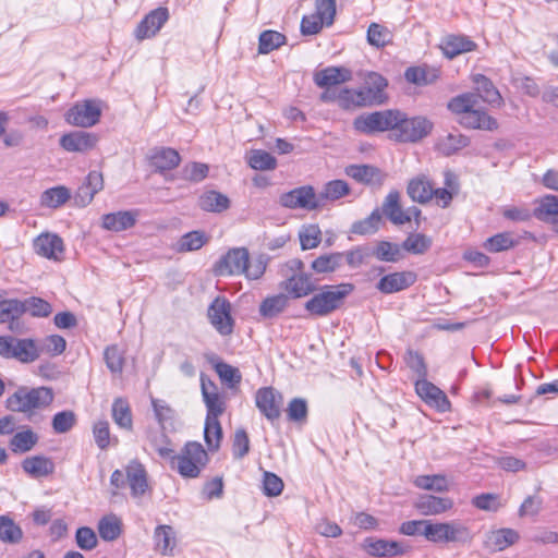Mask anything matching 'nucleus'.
<instances>
[{
	"label": "nucleus",
	"instance_id": "20",
	"mask_svg": "<svg viewBox=\"0 0 558 558\" xmlns=\"http://www.w3.org/2000/svg\"><path fill=\"white\" fill-rule=\"evenodd\" d=\"M416 281L412 271H400L386 275L377 282L376 288L385 294H391L408 289Z\"/></svg>",
	"mask_w": 558,
	"mask_h": 558
},
{
	"label": "nucleus",
	"instance_id": "13",
	"mask_svg": "<svg viewBox=\"0 0 558 558\" xmlns=\"http://www.w3.org/2000/svg\"><path fill=\"white\" fill-rule=\"evenodd\" d=\"M168 20L169 11L167 8L160 7L150 11L136 26L134 31L135 38L141 41L156 36Z\"/></svg>",
	"mask_w": 558,
	"mask_h": 558
},
{
	"label": "nucleus",
	"instance_id": "48",
	"mask_svg": "<svg viewBox=\"0 0 558 558\" xmlns=\"http://www.w3.org/2000/svg\"><path fill=\"white\" fill-rule=\"evenodd\" d=\"M373 255L383 262L396 263L400 260L403 255L401 247L388 241H380L374 248Z\"/></svg>",
	"mask_w": 558,
	"mask_h": 558
},
{
	"label": "nucleus",
	"instance_id": "2",
	"mask_svg": "<svg viewBox=\"0 0 558 558\" xmlns=\"http://www.w3.org/2000/svg\"><path fill=\"white\" fill-rule=\"evenodd\" d=\"M265 270L266 264L260 259L250 260L248 252L244 247L230 250L215 266L218 276L244 275L250 280L260 278Z\"/></svg>",
	"mask_w": 558,
	"mask_h": 558
},
{
	"label": "nucleus",
	"instance_id": "53",
	"mask_svg": "<svg viewBox=\"0 0 558 558\" xmlns=\"http://www.w3.org/2000/svg\"><path fill=\"white\" fill-rule=\"evenodd\" d=\"M23 537L22 529L7 515L0 517V539L4 543L15 544Z\"/></svg>",
	"mask_w": 558,
	"mask_h": 558
},
{
	"label": "nucleus",
	"instance_id": "11",
	"mask_svg": "<svg viewBox=\"0 0 558 558\" xmlns=\"http://www.w3.org/2000/svg\"><path fill=\"white\" fill-rule=\"evenodd\" d=\"M255 404L260 413L275 424L281 415L283 397L272 387H263L255 393Z\"/></svg>",
	"mask_w": 558,
	"mask_h": 558
},
{
	"label": "nucleus",
	"instance_id": "56",
	"mask_svg": "<svg viewBox=\"0 0 558 558\" xmlns=\"http://www.w3.org/2000/svg\"><path fill=\"white\" fill-rule=\"evenodd\" d=\"M302 250H312L319 245L322 231L317 225L304 226L299 232Z\"/></svg>",
	"mask_w": 558,
	"mask_h": 558
},
{
	"label": "nucleus",
	"instance_id": "35",
	"mask_svg": "<svg viewBox=\"0 0 558 558\" xmlns=\"http://www.w3.org/2000/svg\"><path fill=\"white\" fill-rule=\"evenodd\" d=\"M519 539V534L512 529L493 531L487 537V545L495 551H501L513 545Z\"/></svg>",
	"mask_w": 558,
	"mask_h": 558
},
{
	"label": "nucleus",
	"instance_id": "57",
	"mask_svg": "<svg viewBox=\"0 0 558 558\" xmlns=\"http://www.w3.org/2000/svg\"><path fill=\"white\" fill-rule=\"evenodd\" d=\"M380 220L381 215L378 209H375L365 219L354 222L351 227V232L362 235L375 233L379 228Z\"/></svg>",
	"mask_w": 558,
	"mask_h": 558
},
{
	"label": "nucleus",
	"instance_id": "26",
	"mask_svg": "<svg viewBox=\"0 0 558 558\" xmlns=\"http://www.w3.org/2000/svg\"><path fill=\"white\" fill-rule=\"evenodd\" d=\"M472 81L475 85L476 93L474 94L477 95V100L481 98L493 107H500L502 105L504 99L499 90L488 77L483 74H475Z\"/></svg>",
	"mask_w": 558,
	"mask_h": 558
},
{
	"label": "nucleus",
	"instance_id": "9",
	"mask_svg": "<svg viewBox=\"0 0 558 558\" xmlns=\"http://www.w3.org/2000/svg\"><path fill=\"white\" fill-rule=\"evenodd\" d=\"M279 204L289 209L316 210L324 206L315 190L311 185L295 187L289 192L282 193L279 197Z\"/></svg>",
	"mask_w": 558,
	"mask_h": 558
},
{
	"label": "nucleus",
	"instance_id": "12",
	"mask_svg": "<svg viewBox=\"0 0 558 558\" xmlns=\"http://www.w3.org/2000/svg\"><path fill=\"white\" fill-rule=\"evenodd\" d=\"M207 316L210 324L221 336L233 331L234 320L231 316V304L225 298H216L208 307Z\"/></svg>",
	"mask_w": 558,
	"mask_h": 558
},
{
	"label": "nucleus",
	"instance_id": "47",
	"mask_svg": "<svg viewBox=\"0 0 558 558\" xmlns=\"http://www.w3.org/2000/svg\"><path fill=\"white\" fill-rule=\"evenodd\" d=\"M350 192L349 184L343 180H332L325 184L323 192L317 195L319 202L325 205V201H337Z\"/></svg>",
	"mask_w": 558,
	"mask_h": 558
},
{
	"label": "nucleus",
	"instance_id": "37",
	"mask_svg": "<svg viewBox=\"0 0 558 558\" xmlns=\"http://www.w3.org/2000/svg\"><path fill=\"white\" fill-rule=\"evenodd\" d=\"M469 144L470 140L468 136L458 132L448 133L438 140L437 148L441 154L450 156L459 149L466 147Z\"/></svg>",
	"mask_w": 558,
	"mask_h": 558
},
{
	"label": "nucleus",
	"instance_id": "45",
	"mask_svg": "<svg viewBox=\"0 0 558 558\" xmlns=\"http://www.w3.org/2000/svg\"><path fill=\"white\" fill-rule=\"evenodd\" d=\"M413 484L421 489L444 493L449 489L447 477L441 474L418 475L414 478Z\"/></svg>",
	"mask_w": 558,
	"mask_h": 558
},
{
	"label": "nucleus",
	"instance_id": "3",
	"mask_svg": "<svg viewBox=\"0 0 558 558\" xmlns=\"http://www.w3.org/2000/svg\"><path fill=\"white\" fill-rule=\"evenodd\" d=\"M352 283L326 284L316 289V293L306 301L304 308L316 317H325L338 311L353 292Z\"/></svg>",
	"mask_w": 558,
	"mask_h": 558
},
{
	"label": "nucleus",
	"instance_id": "30",
	"mask_svg": "<svg viewBox=\"0 0 558 558\" xmlns=\"http://www.w3.org/2000/svg\"><path fill=\"white\" fill-rule=\"evenodd\" d=\"M407 192L412 201L425 204L433 198L434 185L425 175H418L409 182Z\"/></svg>",
	"mask_w": 558,
	"mask_h": 558
},
{
	"label": "nucleus",
	"instance_id": "6",
	"mask_svg": "<svg viewBox=\"0 0 558 558\" xmlns=\"http://www.w3.org/2000/svg\"><path fill=\"white\" fill-rule=\"evenodd\" d=\"M53 400L51 389L47 387H20L5 400V407L13 412L31 414L35 410L48 407Z\"/></svg>",
	"mask_w": 558,
	"mask_h": 558
},
{
	"label": "nucleus",
	"instance_id": "42",
	"mask_svg": "<svg viewBox=\"0 0 558 558\" xmlns=\"http://www.w3.org/2000/svg\"><path fill=\"white\" fill-rule=\"evenodd\" d=\"M71 197L70 190L65 186H54L43 192L40 204L48 208H58L65 204Z\"/></svg>",
	"mask_w": 558,
	"mask_h": 558
},
{
	"label": "nucleus",
	"instance_id": "60",
	"mask_svg": "<svg viewBox=\"0 0 558 558\" xmlns=\"http://www.w3.org/2000/svg\"><path fill=\"white\" fill-rule=\"evenodd\" d=\"M150 401L155 413V417L158 421L161 429H165L166 424L172 422L175 412L165 400L151 397Z\"/></svg>",
	"mask_w": 558,
	"mask_h": 558
},
{
	"label": "nucleus",
	"instance_id": "46",
	"mask_svg": "<svg viewBox=\"0 0 558 558\" xmlns=\"http://www.w3.org/2000/svg\"><path fill=\"white\" fill-rule=\"evenodd\" d=\"M286 44V36L277 31L267 29L258 38V52L267 54Z\"/></svg>",
	"mask_w": 558,
	"mask_h": 558
},
{
	"label": "nucleus",
	"instance_id": "62",
	"mask_svg": "<svg viewBox=\"0 0 558 558\" xmlns=\"http://www.w3.org/2000/svg\"><path fill=\"white\" fill-rule=\"evenodd\" d=\"M447 543H468L472 539L470 529L458 521L447 522Z\"/></svg>",
	"mask_w": 558,
	"mask_h": 558
},
{
	"label": "nucleus",
	"instance_id": "39",
	"mask_svg": "<svg viewBox=\"0 0 558 558\" xmlns=\"http://www.w3.org/2000/svg\"><path fill=\"white\" fill-rule=\"evenodd\" d=\"M519 244V240L511 232H500L488 238L483 246L490 253L508 251Z\"/></svg>",
	"mask_w": 558,
	"mask_h": 558
},
{
	"label": "nucleus",
	"instance_id": "24",
	"mask_svg": "<svg viewBox=\"0 0 558 558\" xmlns=\"http://www.w3.org/2000/svg\"><path fill=\"white\" fill-rule=\"evenodd\" d=\"M137 210H120L106 214L101 218L104 229L120 232L132 228L137 219Z\"/></svg>",
	"mask_w": 558,
	"mask_h": 558
},
{
	"label": "nucleus",
	"instance_id": "27",
	"mask_svg": "<svg viewBox=\"0 0 558 558\" xmlns=\"http://www.w3.org/2000/svg\"><path fill=\"white\" fill-rule=\"evenodd\" d=\"M383 213L395 225H404L411 221V216L400 206V193L391 191L386 196L383 203Z\"/></svg>",
	"mask_w": 558,
	"mask_h": 558
},
{
	"label": "nucleus",
	"instance_id": "14",
	"mask_svg": "<svg viewBox=\"0 0 558 558\" xmlns=\"http://www.w3.org/2000/svg\"><path fill=\"white\" fill-rule=\"evenodd\" d=\"M415 391L426 404L441 412L450 409V402L446 393L433 383L428 381L426 377L418 378L415 381Z\"/></svg>",
	"mask_w": 558,
	"mask_h": 558
},
{
	"label": "nucleus",
	"instance_id": "31",
	"mask_svg": "<svg viewBox=\"0 0 558 558\" xmlns=\"http://www.w3.org/2000/svg\"><path fill=\"white\" fill-rule=\"evenodd\" d=\"M181 157L175 149L160 148L150 156L151 166L159 172L174 169L179 166Z\"/></svg>",
	"mask_w": 558,
	"mask_h": 558
},
{
	"label": "nucleus",
	"instance_id": "32",
	"mask_svg": "<svg viewBox=\"0 0 558 558\" xmlns=\"http://www.w3.org/2000/svg\"><path fill=\"white\" fill-rule=\"evenodd\" d=\"M40 356V350L33 339L15 338L12 359L21 363H32Z\"/></svg>",
	"mask_w": 558,
	"mask_h": 558
},
{
	"label": "nucleus",
	"instance_id": "34",
	"mask_svg": "<svg viewBox=\"0 0 558 558\" xmlns=\"http://www.w3.org/2000/svg\"><path fill=\"white\" fill-rule=\"evenodd\" d=\"M475 43L465 36H448L442 44V51L446 57L452 59L461 53L474 50Z\"/></svg>",
	"mask_w": 558,
	"mask_h": 558
},
{
	"label": "nucleus",
	"instance_id": "58",
	"mask_svg": "<svg viewBox=\"0 0 558 558\" xmlns=\"http://www.w3.org/2000/svg\"><path fill=\"white\" fill-rule=\"evenodd\" d=\"M148 440L161 458L170 459L174 450L170 447V440L163 429L148 433Z\"/></svg>",
	"mask_w": 558,
	"mask_h": 558
},
{
	"label": "nucleus",
	"instance_id": "63",
	"mask_svg": "<svg viewBox=\"0 0 558 558\" xmlns=\"http://www.w3.org/2000/svg\"><path fill=\"white\" fill-rule=\"evenodd\" d=\"M215 371L217 372L220 379L231 388L238 386L241 383L242 375L240 371L230 364L219 362L215 365Z\"/></svg>",
	"mask_w": 558,
	"mask_h": 558
},
{
	"label": "nucleus",
	"instance_id": "51",
	"mask_svg": "<svg viewBox=\"0 0 558 558\" xmlns=\"http://www.w3.org/2000/svg\"><path fill=\"white\" fill-rule=\"evenodd\" d=\"M432 246V239L423 233H411L402 243V248L409 253L421 255Z\"/></svg>",
	"mask_w": 558,
	"mask_h": 558
},
{
	"label": "nucleus",
	"instance_id": "59",
	"mask_svg": "<svg viewBox=\"0 0 558 558\" xmlns=\"http://www.w3.org/2000/svg\"><path fill=\"white\" fill-rule=\"evenodd\" d=\"M24 313L28 312L34 317H47L52 312L50 303L44 299L32 296L22 301Z\"/></svg>",
	"mask_w": 558,
	"mask_h": 558
},
{
	"label": "nucleus",
	"instance_id": "25",
	"mask_svg": "<svg viewBox=\"0 0 558 558\" xmlns=\"http://www.w3.org/2000/svg\"><path fill=\"white\" fill-rule=\"evenodd\" d=\"M414 506L423 515H437L452 509L453 501L448 497L424 495L415 501Z\"/></svg>",
	"mask_w": 558,
	"mask_h": 558
},
{
	"label": "nucleus",
	"instance_id": "50",
	"mask_svg": "<svg viewBox=\"0 0 558 558\" xmlns=\"http://www.w3.org/2000/svg\"><path fill=\"white\" fill-rule=\"evenodd\" d=\"M208 239L202 231H191L185 234H183L178 244H177V251L178 252H192L197 251L202 248L206 243Z\"/></svg>",
	"mask_w": 558,
	"mask_h": 558
},
{
	"label": "nucleus",
	"instance_id": "1",
	"mask_svg": "<svg viewBox=\"0 0 558 558\" xmlns=\"http://www.w3.org/2000/svg\"><path fill=\"white\" fill-rule=\"evenodd\" d=\"M477 105V95L465 93L452 98L448 102V109L461 116L459 123L464 128L485 131L496 130L498 128L496 119L484 110L475 109Z\"/></svg>",
	"mask_w": 558,
	"mask_h": 558
},
{
	"label": "nucleus",
	"instance_id": "21",
	"mask_svg": "<svg viewBox=\"0 0 558 558\" xmlns=\"http://www.w3.org/2000/svg\"><path fill=\"white\" fill-rule=\"evenodd\" d=\"M352 72L344 66H327L314 73V82L320 88H329L351 81Z\"/></svg>",
	"mask_w": 558,
	"mask_h": 558
},
{
	"label": "nucleus",
	"instance_id": "43",
	"mask_svg": "<svg viewBox=\"0 0 558 558\" xmlns=\"http://www.w3.org/2000/svg\"><path fill=\"white\" fill-rule=\"evenodd\" d=\"M202 395L207 408L206 420L219 418L225 412V402L220 395L216 391H209L204 381H202Z\"/></svg>",
	"mask_w": 558,
	"mask_h": 558
},
{
	"label": "nucleus",
	"instance_id": "55",
	"mask_svg": "<svg viewBox=\"0 0 558 558\" xmlns=\"http://www.w3.org/2000/svg\"><path fill=\"white\" fill-rule=\"evenodd\" d=\"M367 40L377 48L385 47L392 40V33L384 25L372 23L367 29Z\"/></svg>",
	"mask_w": 558,
	"mask_h": 558
},
{
	"label": "nucleus",
	"instance_id": "28",
	"mask_svg": "<svg viewBox=\"0 0 558 558\" xmlns=\"http://www.w3.org/2000/svg\"><path fill=\"white\" fill-rule=\"evenodd\" d=\"M22 469L34 478L45 477L54 472V463L50 458L34 456L22 462Z\"/></svg>",
	"mask_w": 558,
	"mask_h": 558
},
{
	"label": "nucleus",
	"instance_id": "54",
	"mask_svg": "<svg viewBox=\"0 0 558 558\" xmlns=\"http://www.w3.org/2000/svg\"><path fill=\"white\" fill-rule=\"evenodd\" d=\"M248 165L255 170H274L277 167V159L268 151L255 149L250 154Z\"/></svg>",
	"mask_w": 558,
	"mask_h": 558
},
{
	"label": "nucleus",
	"instance_id": "17",
	"mask_svg": "<svg viewBox=\"0 0 558 558\" xmlns=\"http://www.w3.org/2000/svg\"><path fill=\"white\" fill-rule=\"evenodd\" d=\"M280 288L293 299H301L316 291V284L311 275L304 271L293 274L280 283Z\"/></svg>",
	"mask_w": 558,
	"mask_h": 558
},
{
	"label": "nucleus",
	"instance_id": "36",
	"mask_svg": "<svg viewBox=\"0 0 558 558\" xmlns=\"http://www.w3.org/2000/svg\"><path fill=\"white\" fill-rule=\"evenodd\" d=\"M38 435L31 428L16 433L10 440V448L14 453L31 451L38 442Z\"/></svg>",
	"mask_w": 558,
	"mask_h": 558
},
{
	"label": "nucleus",
	"instance_id": "61",
	"mask_svg": "<svg viewBox=\"0 0 558 558\" xmlns=\"http://www.w3.org/2000/svg\"><path fill=\"white\" fill-rule=\"evenodd\" d=\"M286 412L289 421L303 424L307 418V403L304 399L294 398L289 402Z\"/></svg>",
	"mask_w": 558,
	"mask_h": 558
},
{
	"label": "nucleus",
	"instance_id": "4",
	"mask_svg": "<svg viewBox=\"0 0 558 558\" xmlns=\"http://www.w3.org/2000/svg\"><path fill=\"white\" fill-rule=\"evenodd\" d=\"M387 81L378 73H369L365 81V87L359 90L344 89L339 95L340 105L343 108L363 107L383 101V92Z\"/></svg>",
	"mask_w": 558,
	"mask_h": 558
},
{
	"label": "nucleus",
	"instance_id": "29",
	"mask_svg": "<svg viewBox=\"0 0 558 558\" xmlns=\"http://www.w3.org/2000/svg\"><path fill=\"white\" fill-rule=\"evenodd\" d=\"M535 204L537 206L532 216L544 222L558 221V196L548 194L535 201Z\"/></svg>",
	"mask_w": 558,
	"mask_h": 558
},
{
	"label": "nucleus",
	"instance_id": "15",
	"mask_svg": "<svg viewBox=\"0 0 558 558\" xmlns=\"http://www.w3.org/2000/svg\"><path fill=\"white\" fill-rule=\"evenodd\" d=\"M362 548L372 557L391 558L405 554V547L397 541L367 537L362 544Z\"/></svg>",
	"mask_w": 558,
	"mask_h": 558
},
{
	"label": "nucleus",
	"instance_id": "44",
	"mask_svg": "<svg viewBox=\"0 0 558 558\" xmlns=\"http://www.w3.org/2000/svg\"><path fill=\"white\" fill-rule=\"evenodd\" d=\"M112 418L114 423L124 429L131 430L133 426L132 413L129 402L118 398L112 403Z\"/></svg>",
	"mask_w": 558,
	"mask_h": 558
},
{
	"label": "nucleus",
	"instance_id": "16",
	"mask_svg": "<svg viewBox=\"0 0 558 558\" xmlns=\"http://www.w3.org/2000/svg\"><path fill=\"white\" fill-rule=\"evenodd\" d=\"M98 142L97 135L84 131H73L60 137V146L69 153H87Z\"/></svg>",
	"mask_w": 558,
	"mask_h": 558
},
{
	"label": "nucleus",
	"instance_id": "49",
	"mask_svg": "<svg viewBox=\"0 0 558 558\" xmlns=\"http://www.w3.org/2000/svg\"><path fill=\"white\" fill-rule=\"evenodd\" d=\"M98 532L104 541H114L121 534V521L114 514L104 517L98 523Z\"/></svg>",
	"mask_w": 558,
	"mask_h": 558
},
{
	"label": "nucleus",
	"instance_id": "10",
	"mask_svg": "<svg viewBox=\"0 0 558 558\" xmlns=\"http://www.w3.org/2000/svg\"><path fill=\"white\" fill-rule=\"evenodd\" d=\"M100 116L98 101L87 99L71 107L65 113V121L74 126L90 128L99 122Z\"/></svg>",
	"mask_w": 558,
	"mask_h": 558
},
{
	"label": "nucleus",
	"instance_id": "38",
	"mask_svg": "<svg viewBox=\"0 0 558 558\" xmlns=\"http://www.w3.org/2000/svg\"><path fill=\"white\" fill-rule=\"evenodd\" d=\"M230 206L229 198L216 191H208L199 197V207L211 213H221Z\"/></svg>",
	"mask_w": 558,
	"mask_h": 558
},
{
	"label": "nucleus",
	"instance_id": "19",
	"mask_svg": "<svg viewBox=\"0 0 558 558\" xmlns=\"http://www.w3.org/2000/svg\"><path fill=\"white\" fill-rule=\"evenodd\" d=\"M35 252L48 259L60 260L64 252L63 240L53 233H41L34 240Z\"/></svg>",
	"mask_w": 558,
	"mask_h": 558
},
{
	"label": "nucleus",
	"instance_id": "7",
	"mask_svg": "<svg viewBox=\"0 0 558 558\" xmlns=\"http://www.w3.org/2000/svg\"><path fill=\"white\" fill-rule=\"evenodd\" d=\"M398 123L393 128L392 136L402 143H415L426 137L433 130V123L424 117L407 118L399 111Z\"/></svg>",
	"mask_w": 558,
	"mask_h": 558
},
{
	"label": "nucleus",
	"instance_id": "8",
	"mask_svg": "<svg viewBox=\"0 0 558 558\" xmlns=\"http://www.w3.org/2000/svg\"><path fill=\"white\" fill-rule=\"evenodd\" d=\"M399 110H384L376 111L368 114L359 116L354 120L355 130L365 133L372 134L375 132H384L387 130H391L393 132V128H396L398 123Z\"/></svg>",
	"mask_w": 558,
	"mask_h": 558
},
{
	"label": "nucleus",
	"instance_id": "33",
	"mask_svg": "<svg viewBox=\"0 0 558 558\" xmlns=\"http://www.w3.org/2000/svg\"><path fill=\"white\" fill-rule=\"evenodd\" d=\"M289 305V296L284 293L267 296L259 305V314L264 318H275Z\"/></svg>",
	"mask_w": 558,
	"mask_h": 558
},
{
	"label": "nucleus",
	"instance_id": "23",
	"mask_svg": "<svg viewBox=\"0 0 558 558\" xmlns=\"http://www.w3.org/2000/svg\"><path fill=\"white\" fill-rule=\"evenodd\" d=\"M345 174L359 183L381 185L386 179L378 168L369 165H351L345 168Z\"/></svg>",
	"mask_w": 558,
	"mask_h": 558
},
{
	"label": "nucleus",
	"instance_id": "52",
	"mask_svg": "<svg viewBox=\"0 0 558 558\" xmlns=\"http://www.w3.org/2000/svg\"><path fill=\"white\" fill-rule=\"evenodd\" d=\"M204 438L209 450L217 451L219 449L222 439V428L219 418L205 421Z\"/></svg>",
	"mask_w": 558,
	"mask_h": 558
},
{
	"label": "nucleus",
	"instance_id": "41",
	"mask_svg": "<svg viewBox=\"0 0 558 558\" xmlns=\"http://www.w3.org/2000/svg\"><path fill=\"white\" fill-rule=\"evenodd\" d=\"M343 260V253L324 254L315 258L311 268L316 274H329L336 271Z\"/></svg>",
	"mask_w": 558,
	"mask_h": 558
},
{
	"label": "nucleus",
	"instance_id": "64",
	"mask_svg": "<svg viewBox=\"0 0 558 558\" xmlns=\"http://www.w3.org/2000/svg\"><path fill=\"white\" fill-rule=\"evenodd\" d=\"M423 536L433 543H447V522H432L427 520Z\"/></svg>",
	"mask_w": 558,
	"mask_h": 558
},
{
	"label": "nucleus",
	"instance_id": "40",
	"mask_svg": "<svg viewBox=\"0 0 558 558\" xmlns=\"http://www.w3.org/2000/svg\"><path fill=\"white\" fill-rule=\"evenodd\" d=\"M154 541L157 550L162 555H169L172 553L175 546L174 531L170 525H159L155 529Z\"/></svg>",
	"mask_w": 558,
	"mask_h": 558
},
{
	"label": "nucleus",
	"instance_id": "5",
	"mask_svg": "<svg viewBox=\"0 0 558 558\" xmlns=\"http://www.w3.org/2000/svg\"><path fill=\"white\" fill-rule=\"evenodd\" d=\"M171 468L185 478L197 477L208 462V454L197 441H189L179 454L170 457Z\"/></svg>",
	"mask_w": 558,
	"mask_h": 558
},
{
	"label": "nucleus",
	"instance_id": "18",
	"mask_svg": "<svg viewBox=\"0 0 558 558\" xmlns=\"http://www.w3.org/2000/svg\"><path fill=\"white\" fill-rule=\"evenodd\" d=\"M126 482L134 498L142 497L149 488L148 474L145 466L137 460H132L125 466Z\"/></svg>",
	"mask_w": 558,
	"mask_h": 558
},
{
	"label": "nucleus",
	"instance_id": "22",
	"mask_svg": "<svg viewBox=\"0 0 558 558\" xmlns=\"http://www.w3.org/2000/svg\"><path fill=\"white\" fill-rule=\"evenodd\" d=\"M24 314V307L21 300L7 299L0 300V324L8 323L9 329L13 332H21L23 325L20 317Z\"/></svg>",
	"mask_w": 558,
	"mask_h": 558
}]
</instances>
